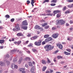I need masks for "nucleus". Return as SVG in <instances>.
Returning <instances> with one entry per match:
<instances>
[{"label":"nucleus","mask_w":73,"mask_h":73,"mask_svg":"<svg viewBox=\"0 0 73 73\" xmlns=\"http://www.w3.org/2000/svg\"><path fill=\"white\" fill-rule=\"evenodd\" d=\"M54 47V46H52L50 45H48L44 46V48L45 49V50L47 52L49 51V50H52Z\"/></svg>","instance_id":"f257e3e1"},{"label":"nucleus","mask_w":73,"mask_h":73,"mask_svg":"<svg viewBox=\"0 0 73 73\" xmlns=\"http://www.w3.org/2000/svg\"><path fill=\"white\" fill-rule=\"evenodd\" d=\"M42 42V40H39L38 41H36L34 43V44L36 46H40Z\"/></svg>","instance_id":"f03ea898"},{"label":"nucleus","mask_w":73,"mask_h":73,"mask_svg":"<svg viewBox=\"0 0 73 73\" xmlns=\"http://www.w3.org/2000/svg\"><path fill=\"white\" fill-rule=\"evenodd\" d=\"M59 35V34L57 33L54 34L52 35V37L53 38H57L58 37Z\"/></svg>","instance_id":"7ed1b4c3"},{"label":"nucleus","mask_w":73,"mask_h":73,"mask_svg":"<svg viewBox=\"0 0 73 73\" xmlns=\"http://www.w3.org/2000/svg\"><path fill=\"white\" fill-rule=\"evenodd\" d=\"M65 22L63 20H59L58 21V23H60L61 25H64Z\"/></svg>","instance_id":"20e7f679"},{"label":"nucleus","mask_w":73,"mask_h":73,"mask_svg":"<svg viewBox=\"0 0 73 73\" xmlns=\"http://www.w3.org/2000/svg\"><path fill=\"white\" fill-rule=\"evenodd\" d=\"M51 40H52V38L49 37L48 38H47L45 39V41L46 42H47L50 41H51Z\"/></svg>","instance_id":"39448f33"},{"label":"nucleus","mask_w":73,"mask_h":73,"mask_svg":"<svg viewBox=\"0 0 73 73\" xmlns=\"http://www.w3.org/2000/svg\"><path fill=\"white\" fill-rule=\"evenodd\" d=\"M22 25L25 26L28 25V22H27V20H25L22 22Z\"/></svg>","instance_id":"423d86ee"},{"label":"nucleus","mask_w":73,"mask_h":73,"mask_svg":"<svg viewBox=\"0 0 73 73\" xmlns=\"http://www.w3.org/2000/svg\"><path fill=\"white\" fill-rule=\"evenodd\" d=\"M15 28L17 31L20 30V27L19 26V24H17L16 25Z\"/></svg>","instance_id":"0eeeda50"},{"label":"nucleus","mask_w":73,"mask_h":73,"mask_svg":"<svg viewBox=\"0 0 73 73\" xmlns=\"http://www.w3.org/2000/svg\"><path fill=\"white\" fill-rule=\"evenodd\" d=\"M38 36H35L32 37V38H31V40H33H33H36L37 39V38H38Z\"/></svg>","instance_id":"6e6552de"},{"label":"nucleus","mask_w":73,"mask_h":73,"mask_svg":"<svg viewBox=\"0 0 73 73\" xmlns=\"http://www.w3.org/2000/svg\"><path fill=\"white\" fill-rule=\"evenodd\" d=\"M60 12H61V11L59 10H55L53 12V13H54V14H57V13H60Z\"/></svg>","instance_id":"1a4fd4ad"},{"label":"nucleus","mask_w":73,"mask_h":73,"mask_svg":"<svg viewBox=\"0 0 73 73\" xmlns=\"http://www.w3.org/2000/svg\"><path fill=\"white\" fill-rule=\"evenodd\" d=\"M57 46H58L59 48L60 49H62V48H63V46H62V45L61 44H57Z\"/></svg>","instance_id":"9d476101"},{"label":"nucleus","mask_w":73,"mask_h":73,"mask_svg":"<svg viewBox=\"0 0 73 73\" xmlns=\"http://www.w3.org/2000/svg\"><path fill=\"white\" fill-rule=\"evenodd\" d=\"M33 52H36V53H38V51L36 48H33L32 49Z\"/></svg>","instance_id":"9b49d317"},{"label":"nucleus","mask_w":73,"mask_h":73,"mask_svg":"<svg viewBox=\"0 0 73 73\" xmlns=\"http://www.w3.org/2000/svg\"><path fill=\"white\" fill-rule=\"evenodd\" d=\"M17 36H23V34H22L21 33H18L17 34Z\"/></svg>","instance_id":"f8f14e48"},{"label":"nucleus","mask_w":73,"mask_h":73,"mask_svg":"<svg viewBox=\"0 0 73 73\" xmlns=\"http://www.w3.org/2000/svg\"><path fill=\"white\" fill-rule=\"evenodd\" d=\"M42 63L43 64H46V62L44 60H41Z\"/></svg>","instance_id":"ddd939ff"},{"label":"nucleus","mask_w":73,"mask_h":73,"mask_svg":"<svg viewBox=\"0 0 73 73\" xmlns=\"http://www.w3.org/2000/svg\"><path fill=\"white\" fill-rule=\"evenodd\" d=\"M22 29H24L25 30H27V27L26 26H22Z\"/></svg>","instance_id":"4468645a"},{"label":"nucleus","mask_w":73,"mask_h":73,"mask_svg":"<svg viewBox=\"0 0 73 73\" xmlns=\"http://www.w3.org/2000/svg\"><path fill=\"white\" fill-rule=\"evenodd\" d=\"M35 71V67L34 66H32L31 69V72H33Z\"/></svg>","instance_id":"2eb2a0df"},{"label":"nucleus","mask_w":73,"mask_h":73,"mask_svg":"<svg viewBox=\"0 0 73 73\" xmlns=\"http://www.w3.org/2000/svg\"><path fill=\"white\" fill-rule=\"evenodd\" d=\"M0 65L1 66H4L5 63L2 61L0 62Z\"/></svg>","instance_id":"dca6fc26"},{"label":"nucleus","mask_w":73,"mask_h":73,"mask_svg":"<svg viewBox=\"0 0 73 73\" xmlns=\"http://www.w3.org/2000/svg\"><path fill=\"white\" fill-rule=\"evenodd\" d=\"M22 61H23V58L21 57L20 58L18 62L19 64H20Z\"/></svg>","instance_id":"f3484780"},{"label":"nucleus","mask_w":73,"mask_h":73,"mask_svg":"<svg viewBox=\"0 0 73 73\" xmlns=\"http://www.w3.org/2000/svg\"><path fill=\"white\" fill-rule=\"evenodd\" d=\"M5 40H0V44H3L4 43Z\"/></svg>","instance_id":"a211bd4d"},{"label":"nucleus","mask_w":73,"mask_h":73,"mask_svg":"<svg viewBox=\"0 0 73 73\" xmlns=\"http://www.w3.org/2000/svg\"><path fill=\"white\" fill-rule=\"evenodd\" d=\"M40 27L37 25H36L34 27L35 29H38V28H39V27Z\"/></svg>","instance_id":"6ab92c4d"},{"label":"nucleus","mask_w":73,"mask_h":73,"mask_svg":"<svg viewBox=\"0 0 73 73\" xmlns=\"http://www.w3.org/2000/svg\"><path fill=\"white\" fill-rule=\"evenodd\" d=\"M34 3H35V0H31V4L33 6H34V5H33V4H34Z\"/></svg>","instance_id":"aec40b11"},{"label":"nucleus","mask_w":73,"mask_h":73,"mask_svg":"<svg viewBox=\"0 0 73 73\" xmlns=\"http://www.w3.org/2000/svg\"><path fill=\"white\" fill-rule=\"evenodd\" d=\"M19 70L20 72H22L23 71H24V70H25V69L23 68H21L19 69Z\"/></svg>","instance_id":"412c9836"},{"label":"nucleus","mask_w":73,"mask_h":73,"mask_svg":"<svg viewBox=\"0 0 73 73\" xmlns=\"http://www.w3.org/2000/svg\"><path fill=\"white\" fill-rule=\"evenodd\" d=\"M46 66L43 67V68L42 69V71L43 72H45V70H46Z\"/></svg>","instance_id":"4be33fe9"},{"label":"nucleus","mask_w":73,"mask_h":73,"mask_svg":"<svg viewBox=\"0 0 73 73\" xmlns=\"http://www.w3.org/2000/svg\"><path fill=\"white\" fill-rule=\"evenodd\" d=\"M64 53L66 55H70V53L68 52H64Z\"/></svg>","instance_id":"5701e85b"},{"label":"nucleus","mask_w":73,"mask_h":73,"mask_svg":"<svg viewBox=\"0 0 73 73\" xmlns=\"http://www.w3.org/2000/svg\"><path fill=\"white\" fill-rule=\"evenodd\" d=\"M61 17V15L60 14L58 13L57 14L56 17H57L58 18H59V17Z\"/></svg>","instance_id":"b1692460"},{"label":"nucleus","mask_w":73,"mask_h":73,"mask_svg":"<svg viewBox=\"0 0 73 73\" xmlns=\"http://www.w3.org/2000/svg\"><path fill=\"white\" fill-rule=\"evenodd\" d=\"M25 60H26V61H27V60H29V61H30V58L29 57H26L25 58Z\"/></svg>","instance_id":"393cba45"},{"label":"nucleus","mask_w":73,"mask_h":73,"mask_svg":"<svg viewBox=\"0 0 73 73\" xmlns=\"http://www.w3.org/2000/svg\"><path fill=\"white\" fill-rule=\"evenodd\" d=\"M48 25V23H44V24H42V26L43 27H45V26H46V25Z\"/></svg>","instance_id":"a878e982"},{"label":"nucleus","mask_w":73,"mask_h":73,"mask_svg":"<svg viewBox=\"0 0 73 73\" xmlns=\"http://www.w3.org/2000/svg\"><path fill=\"white\" fill-rule=\"evenodd\" d=\"M29 65L30 66H33V64H32V63L31 62H29Z\"/></svg>","instance_id":"bb28decb"},{"label":"nucleus","mask_w":73,"mask_h":73,"mask_svg":"<svg viewBox=\"0 0 73 73\" xmlns=\"http://www.w3.org/2000/svg\"><path fill=\"white\" fill-rule=\"evenodd\" d=\"M5 58H9V55L8 54H7L6 56H5Z\"/></svg>","instance_id":"cd10ccee"},{"label":"nucleus","mask_w":73,"mask_h":73,"mask_svg":"<svg viewBox=\"0 0 73 73\" xmlns=\"http://www.w3.org/2000/svg\"><path fill=\"white\" fill-rule=\"evenodd\" d=\"M57 0H52L51 1V3H56L57 2Z\"/></svg>","instance_id":"c85d7f7f"},{"label":"nucleus","mask_w":73,"mask_h":73,"mask_svg":"<svg viewBox=\"0 0 73 73\" xmlns=\"http://www.w3.org/2000/svg\"><path fill=\"white\" fill-rule=\"evenodd\" d=\"M49 36V35H44V38H48V37Z\"/></svg>","instance_id":"c756f323"},{"label":"nucleus","mask_w":73,"mask_h":73,"mask_svg":"<svg viewBox=\"0 0 73 73\" xmlns=\"http://www.w3.org/2000/svg\"><path fill=\"white\" fill-rule=\"evenodd\" d=\"M19 52V50H12V52Z\"/></svg>","instance_id":"7c9ffc66"},{"label":"nucleus","mask_w":73,"mask_h":73,"mask_svg":"<svg viewBox=\"0 0 73 73\" xmlns=\"http://www.w3.org/2000/svg\"><path fill=\"white\" fill-rule=\"evenodd\" d=\"M27 46L28 47H33V44L32 43H30L29 45H28Z\"/></svg>","instance_id":"2f4dec72"},{"label":"nucleus","mask_w":73,"mask_h":73,"mask_svg":"<svg viewBox=\"0 0 73 73\" xmlns=\"http://www.w3.org/2000/svg\"><path fill=\"white\" fill-rule=\"evenodd\" d=\"M21 43V40L18 41L17 42V44L18 45H20Z\"/></svg>","instance_id":"473e14b6"},{"label":"nucleus","mask_w":73,"mask_h":73,"mask_svg":"<svg viewBox=\"0 0 73 73\" xmlns=\"http://www.w3.org/2000/svg\"><path fill=\"white\" fill-rule=\"evenodd\" d=\"M57 57L58 59H60V58H62V56H58Z\"/></svg>","instance_id":"72a5a7b5"},{"label":"nucleus","mask_w":73,"mask_h":73,"mask_svg":"<svg viewBox=\"0 0 73 73\" xmlns=\"http://www.w3.org/2000/svg\"><path fill=\"white\" fill-rule=\"evenodd\" d=\"M10 16L9 15H7L5 16V17L7 19H9V18Z\"/></svg>","instance_id":"f704fd0d"},{"label":"nucleus","mask_w":73,"mask_h":73,"mask_svg":"<svg viewBox=\"0 0 73 73\" xmlns=\"http://www.w3.org/2000/svg\"><path fill=\"white\" fill-rule=\"evenodd\" d=\"M70 13V12L68 11H66L65 12V14H67V13Z\"/></svg>","instance_id":"c9c22d12"},{"label":"nucleus","mask_w":73,"mask_h":73,"mask_svg":"<svg viewBox=\"0 0 73 73\" xmlns=\"http://www.w3.org/2000/svg\"><path fill=\"white\" fill-rule=\"evenodd\" d=\"M66 1L69 3H72V2H73V0H68Z\"/></svg>","instance_id":"e433bc0d"},{"label":"nucleus","mask_w":73,"mask_h":73,"mask_svg":"<svg viewBox=\"0 0 73 73\" xmlns=\"http://www.w3.org/2000/svg\"><path fill=\"white\" fill-rule=\"evenodd\" d=\"M73 5H72V4L71 5H68V8H72V7H73Z\"/></svg>","instance_id":"4c0bfd02"},{"label":"nucleus","mask_w":73,"mask_h":73,"mask_svg":"<svg viewBox=\"0 0 73 73\" xmlns=\"http://www.w3.org/2000/svg\"><path fill=\"white\" fill-rule=\"evenodd\" d=\"M46 2H47V3H48L49 2V0H45V1H44L43 3H46Z\"/></svg>","instance_id":"58836bf2"},{"label":"nucleus","mask_w":73,"mask_h":73,"mask_svg":"<svg viewBox=\"0 0 73 73\" xmlns=\"http://www.w3.org/2000/svg\"><path fill=\"white\" fill-rule=\"evenodd\" d=\"M66 7H64L63 9H62V10L63 11H65V10H66Z\"/></svg>","instance_id":"ea45409f"},{"label":"nucleus","mask_w":73,"mask_h":73,"mask_svg":"<svg viewBox=\"0 0 73 73\" xmlns=\"http://www.w3.org/2000/svg\"><path fill=\"white\" fill-rule=\"evenodd\" d=\"M45 12H47L48 13H51V11H50V10H46L45 11Z\"/></svg>","instance_id":"a19ab883"},{"label":"nucleus","mask_w":73,"mask_h":73,"mask_svg":"<svg viewBox=\"0 0 73 73\" xmlns=\"http://www.w3.org/2000/svg\"><path fill=\"white\" fill-rule=\"evenodd\" d=\"M38 29H40L41 31H43V28L42 27H39L38 28Z\"/></svg>","instance_id":"79ce46f5"},{"label":"nucleus","mask_w":73,"mask_h":73,"mask_svg":"<svg viewBox=\"0 0 73 73\" xmlns=\"http://www.w3.org/2000/svg\"><path fill=\"white\" fill-rule=\"evenodd\" d=\"M47 16H53V14H52V13L51 14L50 13H49V14H47Z\"/></svg>","instance_id":"37998d69"},{"label":"nucleus","mask_w":73,"mask_h":73,"mask_svg":"<svg viewBox=\"0 0 73 73\" xmlns=\"http://www.w3.org/2000/svg\"><path fill=\"white\" fill-rule=\"evenodd\" d=\"M15 21V19L14 18H12L11 19V22H14Z\"/></svg>","instance_id":"c03bdc74"},{"label":"nucleus","mask_w":73,"mask_h":73,"mask_svg":"<svg viewBox=\"0 0 73 73\" xmlns=\"http://www.w3.org/2000/svg\"><path fill=\"white\" fill-rule=\"evenodd\" d=\"M49 28V26H46L45 27L44 29H48Z\"/></svg>","instance_id":"a18cd8bd"},{"label":"nucleus","mask_w":73,"mask_h":73,"mask_svg":"<svg viewBox=\"0 0 73 73\" xmlns=\"http://www.w3.org/2000/svg\"><path fill=\"white\" fill-rule=\"evenodd\" d=\"M37 9V8H35L34 9H33L32 11V12H35V9Z\"/></svg>","instance_id":"49530a36"},{"label":"nucleus","mask_w":73,"mask_h":73,"mask_svg":"<svg viewBox=\"0 0 73 73\" xmlns=\"http://www.w3.org/2000/svg\"><path fill=\"white\" fill-rule=\"evenodd\" d=\"M66 50L69 52H71V50L70 49H67Z\"/></svg>","instance_id":"de8ad7c7"},{"label":"nucleus","mask_w":73,"mask_h":73,"mask_svg":"<svg viewBox=\"0 0 73 73\" xmlns=\"http://www.w3.org/2000/svg\"><path fill=\"white\" fill-rule=\"evenodd\" d=\"M50 5H51V6H55V5H56V4H55V3H51L50 4Z\"/></svg>","instance_id":"09e8293b"},{"label":"nucleus","mask_w":73,"mask_h":73,"mask_svg":"<svg viewBox=\"0 0 73 73\" xmlns=\"http://www.w3.org/2000/svg\"><path fill=\"white\" fill-rule=\"evenodd\" d=\"M27 4L28 5L29 4H30V1L29 0L27 1Z\"/></svg>","instance_id":"8fccbe9b"},{"label":"nucleus","mask_w":73,"mask_h":73,"mask_svg":"<svg viewBox=\"0 0 73 73\" xmlns=\"http://www.w3.org/2000/svg\"><path fill=\"white\" fill-rule=\"evenodd\" d=\"M52 30H56V28L53 27L52 28Z\"/></svg>","instance_id":"3c124183"},{"label":"nucleus","mask_w":73,"mask_h":73,"mask_svg":"<svg viewBox=\"0 0 73 73\" xmlns=\"http://www.w3.org/2000/svg\"><path fill=\"white\" fill-rule=\"evenodd\" d=\"M6 63L7 64V65H9V64H10V62H9V61H6Z\"/></svg>","instance_id":"603ef678"},{"label":"nucleus","mask_w":73,"mask_h":73,"mask_svg":"<svg viewBox=\"0 0 73 73\" xmlns=\"http://www.w3.org/2000/svg\"><path fill=\"white\" fill-rule=\"evenodd\" d=\"M47 61H48V63H50L51 62H50V60H49V59H47Z\"/></svg>","instance_id":"864d4df0"},{"label":"nucleus","mask_w":73,"mask_h":73,"mask_svg":"<svg viewBox=\"0 0 73 73\" xmlns=\"http://www.w3.org/2000/svg\"><path fill=\"white\" fill-rule=\"evenodd\" d=\"M53 72V70H50V73H52Z\"/></svg>","instance_id":"5fc2aeb1"},{"label":"nucleus","mask_w":73,"mask_h":73,"mask_svg":"<svg viewBox=\"0 0 73 73\" xmlns=\"http://www.w3.org/2000/svg\"><path fill=\"white\" fill-rule=\"evenodd\" d=\"M14 68H16V69L17 68V66L16 65H15L14 66Z\"/></svg>","instance_id":"6e6d98bb"},{"label":"nucleus","mask_w":73,"mask_h":73,"mask_svg":"<svg viewBox=\"0 0 73 73\" xmlns=\"http://www.w3.org/2000/svg\"><path fill=\"white\" fill-rule=\"evenodd\" d=\"M4 48V46H0V49H3Z\"/></svg>","instance_id":"4d7b16f0"},{"label":"nucleus","mask_w":73,"mask_h":73,"mask_svg":"<svg viewBox=\"0 0 73 73\" xmlns=\"http://www.w3.org/2000/svg\"><path fill=\"white\" fill-rule=\"evenodd\" d=\"M42 45H44V44H45V41H43L42 42Z\"/></svg>","instance_id":"13d9d810"},{"label":"nucleus","mask_w":73,"mask_h":73,"mask_svg":"<svg viewBox=\"0 0 73 73\" xmlns=\"http://www.w3.org/2000/svg\"><path fill=\"white\" fill-rule=\"evenodd\" d=\"M27 36H28V37H31V34H29L27 35Z\"/></svg>","instance_id":"bf43d9fd"},{"label":"nucleus","mask_w":73,"mask_h":73,"mask_svg":"<svg viewBox=\"0 0 73 73\" xmlns=\"http://www.w3.org/2000/svg\"><path fill=\"white\" fill-rule=\"evenodd\" d=\"M40 21H41L42 22H45V21H44V19H42L40 20Z\"/></svg>","instance_id":"052dcab7"},{"label":"nucleus","mask_w":73,"mask_h":73,"mask_svg":"<svg viewBox=\"0 0 73 73\" xmlns=\"http://www.w3.org/2000/svg\"><path fill=\"white\" fill-rule=\"evenodd\" d=\"M28 42H29V41L27 40V41H26V44H28Z\"/></svg>","instance_id":"680f3d73"},{"label":"nucleus","mask_w":73,"mask_h":73,"mask_svg":"<svg viewBox=\"0 0 73 73\" xmlns=\"http://www.w3.org/2000/svg\"><path fill=\"white\" fill-rule=\"evenodd\" d=\"M54 62H56L57 61H56V58H55L54 59Z\"/></svg>","instance_id":"e2e57ef3"},{"label":"nucleus","mask_w":73,"mask_h":73,"mask_svg":"<svg viewBox=\"0 0 73 73\" xmlns=\"http://www.w3.org/2000/svg\"><path fill=\"white\" fill-rule=\"evenodd\" d=\"M3 29V27L2 26H0V29Z\"/></svg>","instance_id":"0e129e2a"},{"label":"nucleus","mask_w":73,"mask_h":73,"mask_svg":"<svg viewBox=\"0 0 73 73\" xmlns=\"http://www.w3.org/2000/svg\"><path fill=\"white\" fill-rule=\"evenodd\" d=\"M66 26H69V24H68V23H66Z\"/></svg>","instance_id":"69168bd1"},{"label":"nucleus","mask_w":73,"mask_h":73,"mask_svg":"<svg viewBox=\"0 0 73 73\" xmlns=\"http://www.w3.org/2000/svg\"><path fill=\"white\" fill-rule=\"evenodd\" d=\"M22 73H26V72H25V70H24L23 71H22Z\"/></svg>","instance_id":"338daca9"},{"label":"nucleus","mask_w":73,"mask_h":73,"mask_svg":"<svg viewBox=\"0 0 73 73\" xmlns=\"http://www.w3.org/2000/svg\"><path fill=\"white\" fill-rule=\"evenodd\" d=\"M46 73H50V72L48 71H46Z\"/></svg>","instance_id":"774afa93"}]
</instances>
